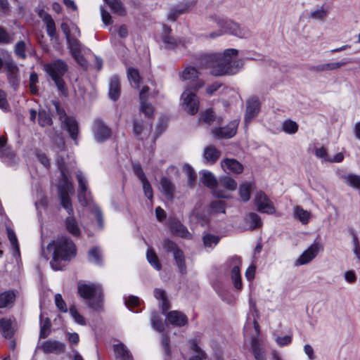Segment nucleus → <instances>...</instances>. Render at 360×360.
I'll list each match as a JSON object with an SVG mask.
<instances>
[{
    "label": "nucleus",
    "instance_id": "nucleus-1",
    "mask_svg": "<svg viewBox=\"0 0 360 360\" xmlns=\"http://www.w3.org/2000/svg\"><path fill=\"white\" fill-rule=\"evenodd\" d=\"M58 148L60 150L56 158V164L58 169L60 172L61 179L58 184V195L60 200L61 205L65 209L68 214L65 220V226L66 230L72 234L73 236H79L81 233V229L79 223L72 216L74 211L72 206L70 194L74 193V188L72 182L69 179V172L66 167V160L70 158L69 154H68L65 150V142L63 139H59Z\"/></svg>",
    "mask_w": 360,
    "mask_h": 360
},
{
    "label": "nucleus",
    "instance_id": "nucleus-2",
    "mask_svg": "<svg viewBox=\"0 0 360 360\" xmlns=\"http://www.w3.org/2000/svg\"><path fill=\"white\" fill-rule=\"evenodd\" d=\"M236 49H226L224 54L214 53L205 57L207 68H210V72L214 76L234 75L243 67L242 60L237 59Z\"/></svg>",
    "mask_w": 360,
    "mask_h": 360
},
{
    "label": "nucleus",
    "instance_id": "nucleus-3",
    "mask_svg": "<svg viewBox=\"0 0 360 360\" xmlns=\"http://www.w3.org/2000/svg\"><path fill=\"white\" fill-rule=\"evenodd\" d=\"M49 250H53L51 265L54 270H62L60 261H70L75 257L77 249L74 243L67 236L58 237L48 245Z\"/></svg>",
    "mask_w": 360,
    "mask_h": 360
},
{
    "label": "nucleus",
    "instance_id": "nucleus-4",
    "mask_svg": "<svg viewBox=\"0 0 360 360\" xmlns=\"http://www.w3.org/2000/svg\"><path fill=\"white\" fill-rule=\"evenodd\" d=\"M243 333L245 338L249 337L251 339L252 350L255 359L266 360L264 349L261 347L258 340L260 335V330L257 317L254 316L252 321L249 316L248 317V321L244 326Z\"/></svg>",
    "mask_w": 360,
    "mask_h": 360
},
{
    "label": "nucleus",
    "instance_id": "nucleus-5",
    "mask_svg": "<svg viewBox=\"0 0 360 360\" xmlns=\"http://www.w3.org/2000/svg\"><path fill=\"white\" fill-rule=\"evenodd\" d=\"M44 70L54 82L58 89L62 94H65L67 88L63 77L68 70V64L61 59H57L45 64Z\"/></svg>",
    "mask_w": 360,
    "mask_h": 360
},
{
    "label": "nucleus",
    "instance_id": "nucleus-6",
    "mask_svg": "<svg viewBox=\"0 0 360 360\" xmlns=\"http://www.w3.org/2000/svg\"><path fill=\"white\" fill-rule=\"evenodd\" d=\"M78 292L79 295L89 300V305L94 309L100 307V302L103 295L102 288L98 284L79 283Z\"/></svg>",
    "mask_w": 360,
    "mask_h": 360
},
{
    "label": "nucleus",
    "instance_id": "nucleus-7",
    "mask_svg": "<svg viewBox=\"0 0 360 360\" xmlns=\"http://www.w3.org/2000/svg\"><path fill=\"white\" fill-rule=\"evenodd\" d=\"M77 198L82 207H89L91 208V212L96 215L99 226L103 228L102 212L99 207L94 202L91 192L89 189H86V191H77Z\"/></svg>",
    "mask_w": 360,
    "mask_h": 360
},
{
    "label": "nucleus",
    "instance_id": "nucleus-8",
    "mask_svg": "<svg viewBox=\"0 0 360 360\" xmlns=\"http://www.w3.org/2000/svg\"><path fill=\"white\" fill-rule=\"evenodd\" d=\"M221 30L217 33L212 32L210 37L214 38L223 34H230L240 38H246L250 36V31L244 27H240L237 23L232 21H225L219 23Z\"/></svg>",
    "mask_w": 360,
    "mask_h": 360
},
{
    "label": "nucleus",
    "instance_id": "nucleus-9",
    "mask_svg": "<svg viewBox=\"0 0 360 360\" xmlns=\"http://www.w3.org/2000/svg\"><path fill=\"white\" fill-rule=\"evenodd\" d=\"M200 181L203 185L212 189L214 196L219 198H228L229 197L226 191L221 189L218 186V181L217 178L210 171H202Z\"/></svg>",
    "mask_w": 360,
    "mask_h": 360
},
{
    "label": "nucleus",
    "instance_id": "nucleus-10",
    "mask_svg": "<svg viewBox=\"0 0 360 360\" xmlns=\"http://www.w3.org/2000/svg\"><path fill=\"white\" fill-rule=\"evenodd\" d=\"M182 107L191 115L198 112L199 108V101L195 94L189 89H186L181 94Z\"/></svg>",
    "mask_w": 360,
    "mask_h": 360
},
{
    "label": "nucleus",
    "instance_id": "nucleus-11",
    "mask_svg": "<svg viewBox=\"0 0 360 360\" xmlns=\"http://www.w3.org/2000/svg\"><path fill=\"white\" fill-rule=\"evenodd\" d=\"M199 72L193 67H186L181 72L180 77L183 81L187 82L188 84L196 90L204 85V81L199 78Z\"/></svg>",
    "mask_w": 360,
    "mask_h": 360
},
{
    "label": "nucleus",
    "instance_id": "nucleus-12",
    "mask_svg": "<svg viewBox=\"0 0 360 360\" xmlns=\"http://www.w3.org/2000/svg\"><path fill=\"white\" fill-rule=\"evenodd\" d=\"M254 202L259 212L269 214L275 212L273 202L264 192H257L255 196Z\"/></svg>",
    "mask_w": 360,
    "mask_h": 360
},
{
    "label": "nucleus",
    "instance_id": "nucleus-13",
    "mask_svg": "<svg viewBox=\"0 0 360 360\" xmlns=\"http://www.w3.org/2000/svg\"><path fill=\"white\" fill-rule=\"evenodd\" d=\"M92 130L94 139L99 143L105 141L112 134L110 128L101 119H96L94 121Z\"/></svg>",
    "mask_w": 360,
    "mask_h": 360
},
{
    "label": "nucleus",
    "instance_id": "nucleus-14",
    "mask_svg": "<svg viewBox=\"0 0 360 360\" xmlns=\"http://www.w3.org/2000/svg\"><path fill=\"white\" fill-rule=\"evenodd\" d=\"M323 250V245L319 242H316L311 244L302 254L298 257L296 261L297 265H304L312 261Z\"/></svg>",
    "mask_w": 360,
    "mask_h": 360
},
{
    "label": "nucleus",
    "instance_id": "nucleus-15",
    "mask_svg": "<svg viewBox=\"0 0 360 360\" xmlns=\"http://www.w3.org/2000/svg\"><path fill=\"white\" fill-rule=\"evenodd\" d=\"M38 347L44 354H60L65 352V345L64 343L51 339L42 342Z\"/></svg>",
    "mask_w": 360,
    "mask_h": 360
},
{
    "label": "nucleus",
    "instance_id": "nucleus-16",
    "mask_svg": "<svg viewBox=\"0 0 360 360\" xmlns=\"http://www.w3.org/2000/svg\"><path fill=\"white\" fill-rule=\"evenodd\" d=\"M238 123V120H233L224 127L212 129V134L217 139H230L236 134Z\"/></svg>",
    "mask_w": 360,
    "mask_h": 360
},
{
    "label": "nucleus",
    "instance_id": "nucleus-17",
    "mask_svg": "<svg viewBox=\"0 0 360 360\" xmlns=\"http://www.w3.org/2000/svg\"><path fill=\"white\" fill-rule=\"evenodd\" d=\"M260 110V103L257 98H252L248 100L245 114V124L247 126L257 117Z\"/></svg>",
    "mask_w": 360,
    "mask_h": 360
},
{
    "label": "nucleus",
    "instance_id": "nucleus-18",
    "mask_svg": "<svg viewBox=\"0 0 360 360\" xmlns=\"http://www.w3.org/2000/svg\"><path fill=\"white\" fill-rule=\"evenodd\" d=\"M133 169L135 174L142 183L143 190L146 197L148 199H152L153 196V189L144 172H143L141 165L139 164H135L133 166Z\"/></svg>",
    "mask_w": 360,
    "mask_h": 360
},
{
    "label": "nucleus",
    "instance_id": "nucleus-19",
    "mask_svg": "<svg viewBox=\"0 0 360 360\" xmlns=\"http://www.w3.org/2000/svg\"><path fill=\"white\" fill-rule=\"evenodd\" d=\"M167 321L174 326L182 327L188 323L187 316L179 311H171L166 315Z\"/></svg>",
    "mask_w": 360,
    "mask_h": 360
},
{
    "label": "nucleus",
    "instance_id": "nucleus-20",
    "mask_svg": "<svg viewBox=\"0 0 360 360\" xmlns=\"http://www.w3.org/2000/svg\"><path fill=\"white\" fill-rule=\"evenodd\" d=\"M194 4L195 2L191 1L175 6L170 10L168 19L175 21L180 15L186 13Z\"/></svg>",
    "mask_w": 360,
    "mask_h": 360
},
{
    "label": "nucleus",
    "instance_id": "nucleus-21",
    "mask_svg": "<svg viewBox=\"0 0 360 360\" xmlns=\"http://www.w3.org/2000/svg\"><path fill=\"white\" fill-rule=\"evenodd\" d=\"M232 262L233 264V266L232 267L231 271V278L235 288L238 290H240L242 288V281L239 267V265L240 264V258L237 257H233Z\"/></svg>",
    "mask_w": 360,
    "mask_h": 360
},
{
    "label": "nucleus",
    "instance_id": "nucleus-22",
    "mask_svg": "<svg viewBox=\"0 0 360 360\" xmlns=\"http://www.w3.org/2000/svg\"><path fill=\"white\" fill-rule=\"evenodd\" d=\"M221 167L224 171L229 170L235 174H240L243 171V166L238 160L233 158H226L221 162Z\"/></svg>",
    "mask_w": 360,
    "mask_h": 360
},
{
    "label": "nucleus",
    "instance_id": "nucleus-23",
    "mask_svg": "<svg viewBox=\"0 0 360 360\" xmlns=\"http://www.w3.org/2000/svg\"><path fill=\"white\" fill-rule=\"evenodd\" d=\"M15 154L6 144V139L4 136H0V158L8 163L12 162L14 160Z\"/></svg>",
    "mask_w": 360,
    "mask_h": 360
},
{
    "label": "nucleus",
    "instance_id": "nucleus-24",
    "mask_svg": "<svg viewBox=\"0 0 360 360\" xmlns=\"http://www.w3.org/2000/svg\"><path fill=\"white\" fill-rule=\"evenodd\" d=\"M32 50V45L29 40L27 41H19L14 46V53L16 56L22 60H25L27 58V52H30Z\"/></svg>",
    "mask_w": 360,
    "mask_h": 360
},
{
    "label": "nucleus",
    "instance_id": "nucleus-25",
    "mask_svg": "<svg viewBox=\"0 0 360 360\" xmlns=\"http://www.w3.org/2000/svg\"><path fill=\"white\" fill-rule=\"evenodd\" d=\"M63 124L65 129L68 131L70 137L74 141H76L79 133L78 124L77 121L72 117H65L63 121Z\"/></svg>",
    "mask_w": 360,
    "mask_h": 360
},
{
    "label": "nucleus",
    "instance_id": "nucleus-26",
    "mask_svg": "<svg viewBox=\"0 0 360 360\" xmlns=\"http://www.w3.org/2000/svg\"><path fill=\"white\" fill-rule=\"evenodd\" d=\"M151 128V124L145 126L142 121L135 120L134 122L133 132L139 139H143L144 136H149Z\"/></svg>",
    "mask_w": 360,
    "mask_h": 360
},
{
    "label": "nucleus",
    "instance_id": "nucleus-27",
    "mask_svg": "<svg viewBox=\"0 0 360 360\" xmlns=\"http://www.w3.org/2000/svg\"><path fill=\"white\" fill-rule=\"evenodd\" d=\"M345 64L346 62H331L312 66L310 68V70L316 72L331 71L339 69Z\"/></svg>",
    "mask_w": 360,
    "mask_h": 360
},
{
    "label": "nucleus",
    "instance_id": "nucleus-28",
    "mask_svg": "<svg viewBox=\"0 0 360 360\" xmlns=\"http://www.w3.org/2000/svg\"><path fill=\"white\" fill-rule=\"evenodd\" d=\"M120 94V83L117 76L111 77L109 83V97L112 101H117Z\"/></svg>",
    "mask_w": 360,
    "mask_h": 360
},
{
    "label": "nucleus",
    "instance_id": "nucleus-29",
    "mask_svg": "<svg viewBox=\"0 0 360 360\" xmlns=\"http://www.w3.org/2000/svg\"><path fill=\"white\" fill-rule=\"evenodd\" d=\"M114 351L116 359L119 360H133L131 354L123 343L115 345Z\"/></svg>",
    "mask_w": 360,
    "mask_h": 360
},
{
    "label": "nucleus",
    "instance_id": "nucleus-30",
    "mask_svg": "<svg viewBox=\"0 0 360 360\" xmlns=\"http://www.w3.org/2000/svg\"><path fill=\"white\" fill-rule=\"evenodd\" d=\"M221 155V152L213 146H209L204 150L203 156L207 162L213 164Z\"/></svg>",
    "mask_w": 360,
    "mask_h": 360
},
{
    "label": "nucleus",
    "instance_id": "nucleus-31",
    "mask_svg": "<svg viewBox=\"0 0 360 360\" xmlns=\"http://www.w3.org/2000/svg\"><path fill=\"white\" fill-rule=\"evenodd\" d=\"M340 178L349 186L360 191V176L354 174L340 175Z\"/></svg>",
    "mask_w": 360,
    "mask_h": 360
},
{
    "label": "nucleus",
    "instance_id": "nucleus-32",
    "mask_svg": "<svg viewBox=\"0 0 360 360\" xmlns=\"http://www.w3.org/2000/svg\"><path fill=\"white\" fill-rule=\"evenodd\" d=\"M15 299V294L13 290L5 291L0 294V308L11 307Z\"/></svg>",
    "mask_w": 360,
    "mask_h": 360
},
{
    "label": "nucleus",
    "instance_id": "nucleus-33",
    "mask_svg": "<svg viewBox=\"0 0 360 360\" xmlns=\"http://www.w3.org/2000/svg\"><path fill=\"white\" fill-rule=\"evenodd\" d=\"M0 332L6 338H11L13 336L14 330L11 320L0 319Z\"/></svg>",
    "mask_w": 360,
    "mask_h": 360
},
{
    "label": "nucleus",
    "instance_id": "nucleus-34",
    "mask_svg": "<svg viewBox=\"0 0 360 360\" xmlns=\"http://www.w3.org/2000/svg\"><path fill=\"white\" fill-rule=\"evenodd\" d=\"M51 320L48 317H44L43 314L40 315V333L39 338L41 339L46 338L50 332Z\"/></svg>",
    "mask_w": 360,
    "mask_h": 360
},
{
    "label": "nucleus",
    "instance_id": "nucleus-35",
    "mask_svg": "<svg viewBox=\"0 0 360 360\" xmlns=\"http://www.w3.org/2000/svg\"><path fill=\"white\" fill-rule=\"evenodd\" d=\"M8 238L11 243L12 248L13 250V256L17 257L20 255V247L17 237L13 229L9 227L6 228Z\"/></svg>",
    "mask_w": 360,
    "mask_h": 360
},
{
    "label": "nucleus",
    "instance_id": "nucleus-36",
    "mask_svg": "<svg viewBox=\"0 0 360 360\" xmlns=\"http://www.w3.org/2000/svg\"><path fill=\"white\" fill-rule=\"evenodd\" d=\"M253 184L250 182H245L239 186V195L243 202H248L250 198V194Z\"/></svg>",
    "mask_w": 360,
    "mask_h": 360
},
{
    "label": "nucleus",
    "instance_id": "nucleus-37",
    "mask_svg": "<svg viewBox=\"0 0 360 360\" xmlns=\"http://www.w3.org/2000/svg\"><path fill=\"white\" fill-rule=\"evenodd\" d=\"M245 221L249 224V229L254 230L258 227H260L262 224L260 217L254 212H250L245 218Z\"/></svg>",
    "mask_w": 360,
    "mask_h": 360
},
{
    "label": "nucleus",
    "instance_id": "nucleus-38",
    "mask_svg": "<svg viewBox=\"0 0 360 360\" xmlns=\"http://www.w3.org/2000/svg\"><path fill=\"white\" fill-rule=\"evenodd\" d=\"M172 231L176 235L183 237L189 238L190 233L187 229L179 221L172 222L170 225Z\"/></svg>",
    "mask_w": 360,
    "mask_h": 360
},
{
    "label": "nucleus",
    "instance_id": "nucleus-39",
    "mask_svg": "<svg viewBox=\"0 0 360 360\" xmlns=\"http://www.w3.org/2000/svg\"><path fill=\"white\" fill-rule=\"evenodd\" d=\"M173 256L180 273L182 274H186V266L185 264V259L183 252L181 250H176V252L173 254Z\"/></svg>",
    "mask_w": 360,
    "mask_h": 360
},
{
    "label": "nucleus",
    "instance_id": "nucleus-40",
    "mask_svg": "<svg viewBox=\"0 0 360 360\" xmlns=\"http://www.w3.org/2000/svg\"><path fill=\"white\" fill-rule=\"evenodd\" d=\"M294 214L295 218L299 219L302 224H307L309 222L310 218V212L307 210H304L300 206H296L294 207Z\"/></svg>",
    "mask_w": 360,
    "mask_h": 360
},
{
    "label": "nucleus",
    "instance_id": "nucleus-41",
    "mask_svg": "<svg viewBox=\"0 0 360 360\" xmlns=\"http://www.w3.org/2000/svg\"><path fill=\"white\" fill-rule=\"evenodd\" d=\"M218 186L224 187L228 191H235L237 187L236 181L229 176H224L219 179Z\"/></svg>",
    "mask_w": 360,
    "mask_h": 360
},
{
    "label": "nucleus",
    "instance_id": "nucleus-42",
    "mask_svg": "<svg viewBox=\"0 0 360 360\" xmlns=\"http://www.w3.org/2000/svg\"><path fill=\"white\" fill-rule=\"evenodd\" d=\"M162 192L169 198H172L174 191V186L172 181L167 177H162L160 180Z\"/></svg>",
    "mask_w": 360,
    "mask_h": 360
},
{
    "label": "nucleus",
    "instance_id": "nucleus-43",
    "mask_svg": "<svg viewBox=\"0 0 360 360\" xmlns=\"http://www.w3.org/2000/svg\"><path fill=\"white\" fill-rule=\"evenodd\" d=\"M4 70L6 72V76L10 75H15L19 72V68L11 57L5 58Z\"/></svg>",
    "mask_w": 360,
    "mask_h": 360
},
{
    "label": "nucleus",
    "instance_id": "nucleus-44",
    "mask_svg": "<svg viewBox=\"0 0 360 360\" xmlns=\"http://www.w3.org/2000/svg\"><path fill=\"white\" fill-rule=\"evenodd\" d=\"M105 2L110 6L111 11L120 15H123L125 11L123 8L122 4L119 0H104Z\"/></svg>",
    "mask_w": 360,
    "mask_h": 360
},
{
    "label": "nucleus",
    "instance_id": "nucleus-45",
    "mask_svg": "<svg viewBox=\"0 0 360 360\" xmlns=\"http://www.w3.org/2000/svg\"><path fill=\"white\" fill-rule=\"evenodd\" d=\"M105 2L110 6L111 11L120 15H123L125 11L123 8L122 4L119 0H104Z\"/></svg>",
    "mask_w": 360,
    "mask_h": 360
},
{
    "label": "nucleus",
    "instance_id": "nucleus-46",
    "mask_svg": "<svg viewBox=\"0 0 360 360\" xmlns=\"http://www.w3.org/2000/svg\"><path fill=\"white\" fill-rule=\"evenodd\" d=\"M170 31V28L164 27V34L162 39L167 49L174 48L176 44V40L169 35Z\"/></svg>",
    "mask_w": 360,
    "mask_h": 360
},
{
    "label": "nucleus",
    "instance_id": "nucleus-47",
    "mask_svg": "<svg viewBox=\"0 0 360 360\" xmlns=\"http://www.w3.org/2000/svg\"><path fill=\"white\" fill-rule=\"evenodd\" d=\"M88 258L91 262L100 264L102 262V253L101 250L97 247L90 249L88 252Z\"/></svg>",
    "mask_w": 360,
    "mask_h": 360
},
{
    "label": "nucleus",
    "instance_id": "nucleus-48",
    "mask_svg": "<svg viewBox=\"0 0 360 360\" xmlns=\"http://www.w3.org/2000/svg\"><path fill=\"white\" fill-rule=\"evenodd\" d=\"M210 212L211 214L226 213V204L221 200L212 201L210 205Z\"/></svg>",
    "mask_w": 360,
    "mask_h": 360
},
{
    "label": "nucleus",
    "instance_id": "nucleus-49",
    "mask_svg": "<svg viewBox=\"0 0 360 360\" xmlns=\"http://www.w3.org/2000/svg\"><path fill=\"white\" fill-rule=\"evenodd\" d=\"M154 296L156 299L161 300V307L164 312L169 308L165 292L163 290L155 288L154 290Z\"/></svg>",
    "mask_w": 360,
    "mask_h": 360
},
{
    "label": "nucleus",
    "instance_id": "nucleus-50",
    "mask_svg": "<svg viewBox=\"0 0 360 360\" xmlns=\"http://www.w3.org/2000/svg\"><path fill=\"white\" fill-rule=\"evenodd\" d=\"M66 40L68 42V49H70V52L72 55L76 56L77 53L81 52L82 44L79 40L71 37L66 39Z\"/></svg>",
    "mask_w": 360,
    "mask_h": 360
},
{
    "label": "nucleus",
    "instance_id": "nucleus-51",
    "mask_svg": "<svg viewBox=\"0 0 360 360\" xmlns=\"http://www.w3.org/2000/svg\"><path fill=\"white\" fill-rule=\"evenodd\" d=\"M127 77L129 82H133V86L134 88H139V84L141 82V77L139 75V72L136 69L133 68H130L127 71Z\"/></svg>",
    "mask_w": 360,
    "mask_h": 360
},
{
    "label": "nucleus",
    "instance_id": "nucleus-52",
    "mask_svg": "<svg viewBox=\"0 0 360 360\" xmlns=\"http://www.w3.org/2000/svg\"><path fill=\"white\" fill-rule=\"evenodd\" d=\"M146 258L148 262L150 264L151 266L156 270H160L161 264L159 262L157 255L154 252V250L151 248H149L146 252Z\"/></svg>",
    "mask_w": 360,
    "mask_h": 360
},
{
    "label": "nucleus",
    "instance_id": "nucleus-53",
    "mask_svg": "<svg viewBox=\"0 0 360 360\" xmlns=\"http://www.w3.org/2000/svg\"><path fill=\"white\" fill-rule=\"evenodd\" d=\"M282 130L286 134H294L298 130V124L291 120H285L282 124Z\"/></svg>",
    "mask_w": 360,
    "mask_h": 360
},
{
    "label": "nucleus",
    "instance_id": "nucleus-54",
    "mask_svg": "<svg viewBox=\"0 0 360 360\" xmlns=\"http://www.w3.org/2000/svg\"><path fill=\"white\" fill-rule=\"evenodd\" d=\"M202 240L204 245L206 248H212L219 243L220 240V237L210 233H207L204 235Z\"/></svg>",
    "mask_w": 360,
    "mask_h": 360
},
{
    "label": "nucleus",
    "instance_id": "nucleus-55",
    "mask_svg": "<svg viewBox=\"0 0 360 360\" xmlns=\"http://www.w3.org/2000/svg\"><path fill=\"white\" fill-rule=\"evenodd\" d=\"M38 122L41 127L49 126L52 124V118L45 110H40L38 115Z\"/></svg>",
    "mask_w": 360,
    "mask_h": 360
},
{
    "label": "nucleus",
    "instance_id": "nucleus-56",
    "mask_svg": "<svg viewBox=\"0 0 360 360\" xmlns=\"http://www.w3.org/2000/svg\"><path fill=\"white\" fill-rule=\"evenodd\" d=\"M76 178L78 181L79 188L77 191H86L88 188V181L83 172L78 170L76 172Z\"/></svg>",
    "mask_w": 360,
    "mask_h": 360
},
{
    "label": "nucleus",
    "instance_id": "nucleus-57",
    "mask_svg": "<svg viewBox=\"0 0 360 360\" xmlns=\"http://www.w3.org/2000/svg\"><path fill=\"white\" fill-rule=\"evenodd\" d=\"M151 324L153 327L158 332L162 333L165 330L164 324L162 322L160 316L156 314L153 313L151 316Z\"/></svg>",
    "mask_w": 360,
    "mask_h": 360
},
{
    "label": "nucleus",
    "instance_id": "nucleus-58",
    "mask_svg": "<svg viewBox=\"0 0 360 360\" xmlns=\"http://www.w3.org/2000/svg\"><path fill=\"white\" fill-rule=\"evenodd\" d=\"M70 314L76 323L80 325H85V319L77 311L75 306H71L69 309Z\"/></svg>",
    "mask_w": 360,
    "mask_h": 360
},
{
    "label": "nucleus",
    "instance_id": "nucleus-59",
    "mask_svg": "<svg viewBox=\"0 0 360 360\" xmlns=\"http://www.w3.org/2000/svg\"><path fill=\"white\" fill-rule=\"evenodd\" d=\"M141 103V107L140 110L147 117H151L153 115V107L150 103H147L146 101H140Z\"/></svg>",
    "mask_w": 360,
    "mask_h": 360
},
{
    "label": "nucleus",
    "instance_id": "nucleus-60",
    "mask_svg": "<svg viewBox=\"0 0 360 360\" xmlns=\"http://www.w3.org/2000/svg\"><path fill=\"white\" fill-rule=\"evenodd\" d=\"M184 171L188 176V184L190 186H193L195 184V174L193 170L192 167L188 165L184 166Z\"/></svg>",
    "mask_w": 360,
    "mask_h": 360
},
{
    "label": "nucleus",
    "instance_id": "nucleus-61",
    "mask_svg": "<svg viewBox=\"0 0 360 360\" xmlns=\"http://www.w3.org/2000/svg\"><path fill=\"white\" fill-rule=\"evenodd\" d=\"M13 37L2 27H0V44H9Z\"/></svg>",
    "mask_w": 360,
    "mask_h": 360
},
{
    "label": "nucleus",
    "instance_id": "nucleus-62",
    "mask_svg": "<svg viewBox=\"0 0 360 360\" xmlns=\"http://www.w3.org/2000/svg\"><path fill=\"white\" fill-rule=\"evenodd\" d=\"M162 246L165 251L172 252L173 254L176 252V250H179L176 243L169 239L163 240Z\"/></svg>",
    "mask_w": 360,
    "mask_h": 360
},
{
    "label": "nucleus",
    "instance_id": "nucleus-63",
    "mask_svg": "<svg viewBox=\"0 0 360 360\" xmlns=\"http://www.w3.org/2000/svg\"><path fill=\"white\" fill-rule=\"evenodd\" d=\"M44 24L46 27L47 34L52 39L55 38L56 37V31L54 20L53 19L49 20Z\"/></svg>",
    "mask_w": 360,
    "mask_h": 360
},
{
    "label": "nucleus",
    "instance_id": "nucleus-64",
    "mask_svg": "<svg viewBox=\"0 0 360 360\" xmlns=\"http://www.w3.org/2000/svg\"><path fill=\"white\" fill-rule=\"evenodd\" d=\"M55 303L57 308L62 312H67L68 309L65 302H64L60 294L55 295Z\"/></svg>",
    "mask_w": 360,
    "mask_h": 360
}]
</instances>
